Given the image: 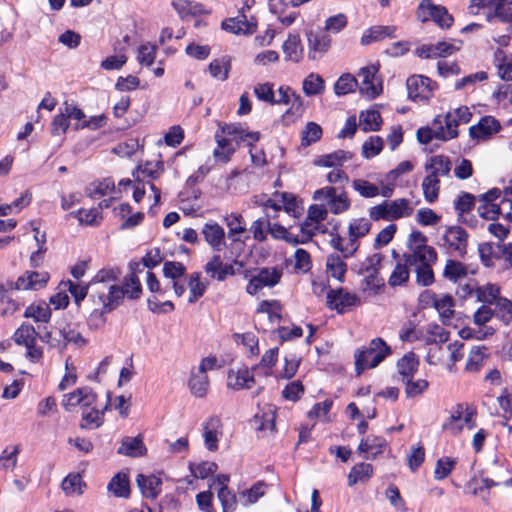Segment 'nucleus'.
<instances>
[{"instance_id": "f257e3e1", "label": "nucleus", "mask_w": 512, "mask_h": 512, "mask_svg": "<svg viewBox=\"0 0 512 512\" xmlns=\"http://www.w3.org/2000/svg\"><path fill=\"white\" fill-rule=\"evenodd\" d=\"M121 274L117 267H104L90 281L91 307L87 323L91 329L102 328L106 323V315L119 306V296L122 292L117 282Z\"/></svg>"}, {"instance_id": "f03ea898", "label": "nucleus", "mask_w": 512, "mask_h": 512, "mask_svg": "<svg viewBox=\"0 0 512 512\" xmlns=\"http://www.w3.org/2000/svg\"><path fill=\"white\" fill-rule=\"evenodd\" d=\"M258 140V132H248L236 124L223 125L215 134L217 146L213 151V156L217 162L227 163L240 144L251 146Z\"/></svg>"}, {"instance_id": "7ed1b4c3", "label": "nucleus", "mask_w": 512, "mask_h": 512, "mask_svg": "<svg viewBox=\"0 0 512 512\" xmlns=\"http://www.w3.org/2000/svg\"><path fill=\"white\" fill-rule=\"evenodd\" d=\"M452 168V163L447 156H432L425 164L427 175L424 177L421 187L424 199L432 204L437 201L440 192V177L448 176Z\"/></svg>"}, {"instance_id": "20e7f679", "label": "nucleus", "mask_w": 512, "mask_h": 512, "mask_svg": "<svg viewBox=\"0 0 512 512\" xmlns=\"http://www.w3.org/2000/svg\"><path fill=\"white\" fill-rule=\"evenodd\" d=\"M392 353L390 346L382 338H374L369 345L355 354V370L360 375L365 369L377 367Z\"/></svg>"}, {"instance_id": "39448f33", "label": "nucleus", "mask_w": 512, "mask_h": 512, "mask_svg": "<svg viewBox=\"0 0 512 512\" xmlns=\"http://www.w3.org/2000/svg\"><path fill=\"white\" fill-rule=\"evenodd\" d=\"M437 260V253L434 248H424L418 253H410L407 256V263L414 268L416 281L421 286H430L434 283V272L432 264Z\"/></svg>"}, {"instance_id": "423d86ee", "label": "nucleus", "mask_w": 512, "mask_h": 512, "mask_svg": "<svg viewBox=\"0 0 512 512\" xmlns=\"http://www.w3.org/2000/svg\"><path fill=\"white\" fill-rule=\"evenodd\" d=\"M216 367V357L209 356L203 358L197 367L191 369L188 387L193 396L204 398L207 395L210 386L207 372L216 369Z\"/></svg>"}, {"instance_id": "0eeeda50", "label": "nucleus", "mask_w": 512, "mask_h": 512, "mask_svg": "<svg viewBox=\"0 0 512 512\" xmlns=\"http://www.w3.org/2000/svg\"><path fill=\"white\" fill-rule=\"evenodd\" d=\"M475 413L464 404H457L450 411V416L442 424V430L451 435H458L464 426L473 429L476 426L474 421Z\"/></svg>"}, {"instance_id": "6e6552de", "label": "nucleus", "mask_w": 512, "mask_h": 512, "mask_svg": "<svg viewBox=\"0 0 512 512\" xmlns=\"http://www.w3.org/2000/svg\"><path fill=\"white\" fill-rule=\"evenodd\" d=\"M326 305L338 314H343L354 307L360 306L361 298L356 293H351L346 288L339 287L327 291Z\"/></svg>"}, {"instance_id": "1a4fd4ad", "label": "nucleus", "mask_w": 512, "mask_h": 512, "mask_svg": "<svg viewBox=\"0 0 512 512\" xmlns=\"http://www.w3.org/2000/svg\"><path fill=\"white\" fill-rule=\"evenodd\" d=\"M417 17L422 22L432 19L441 28H450L453 17L448 10L441 5H435L431 0H422L417 9Z\"/></svg>"}, {"instance_id": "9d476101", "label": "nucleus", "mask_w": 512, "mask_h": 512, "mask_svg": "<svg viewBox=\"0 0 512 512\" xmlns=\"http://www.w3.org/2000/svg\"><path fill=\"white\" fill-rule=\"evenodd\" d=\"M443 245L450 254L464 256L466 254L468 233L461 226H452L443 234Z\"/></svg>"}, {"instance_id": "9b49d317", "label": "nucleus", "mask_w": 512, "mask_h": 512, "mask_svg": "<svg viewBox=\"0 0 512 512\" xmlns=\"http://www.w3.org/2000/svg\"><path fill=\"white\" fill-rule=\"evenodd\" d=\"M378 69L374 65L363 67L358 72L359 92L368 99L376 98L382 91L381 83L376 79Z\"/></svg>"}, {"instance_id": "f8f14e48", "label": "nucleus", "mask_w": 512, "mask_h": 512, "mask_svg": "<svg viewBox=\"0 0 512 512\" xmlns=\"http://www.w3.org/2000/svg\"><path fill=\"white\" fill-rule=\"evenodd\" d=\"M408 97L413 101H424L432 97L434 83L426 76L413 75L406 81Z\"/></svg>"}, {"instance_id": "ddd939ff", "label": "nucleus", "mask_w": 512, "mask_h": 512, "mask_svg": "<svg viewBox=\"0 0 512 512\" xmlns=\"http://www.w3.org/2000/svg\"><path fill=\"white\" fill-rule=\"evenodd\" d=\"M131 272L127 274L120 285V291L122 292L119 296V304L122 300L127 297L131 300L139 299L142 295V286L137 273L141 272L139 263L130 264Z\"/></svg>"}, {"instance_id": "4468645a", "label": "nucleus", "mask_w": 512, "mask_h": 512, "mask_svg": "<svg viewBox=\"0 0 512 512\" xmlns=\"http://www.w3.org/2000/svg\"><path fill=\"white\" fill-rule=\"evenodd\" d=\"M97 401V395L89 387H81L71 393L63 395L62 406L66 411H72L76 407L94 405Z\"/></svg>"}, {"instance_id": "2eb2a0df", "label": "nucleus", "mask_w": 512, "mask_h": 512, "mask_svg": "<svg viewBox=\"0 0 512 512\" xmlns=\"http://www.w3.org/2000/svg\"><path fill=\"white\" fill-rule=\"evenodd\" d=\"M448 141L456 138V133L452 130L451 125L445 128L443 123H436V117L432 122V127H421L417 130V139L421 144H428L433 139Z\"/></svg>"}, {"instance_id": "dca6fc26", "label": "nucleus", "mask_w": 512, "mask_h": 512, "mask_svg": "<svg viewBox=\"0 0 512 512\" xmlns=\"http://www.w3.org/2000/svg\"><path fill=\"white\" fill-rule=\"evenodd\" d=\"M276 409L272 404L258 405V412L251 420L252 427L263 435L272 434L275 430Z\"/></svg>"}, {"instance_id": "f3484780", "label": "nucleus", "mask_w": 512, "mask_h": 512, "mask_svg": "<svg viewBox=\"0 0 512 512\" xmlns=\"http://www.w3.org/2000/svg\"><path fill=\"white\" fill-rule=\"evenodd\" d=\"M281 276V271L275 267L263 268L258 272L256 276L250 279L249 283L247 284L246 291L250 295H255L264 287L276 285L279 282Z\"/></svg>"}, {"instance_id": "a211bd4d", "label": "nucleus", "mask_w": 512, "mask_h": 512, "mask_svg": "<svg viewBox=\"0 0 512 512\" xmlns=\"http://www.w3.org/2000/svg\"><path fill=\"white\" fill-rule=\"evenodd\" d=\"M50 276L48 272L26 271L12 285L16 290H39L46 286Z\"/></svg>"}, {"instance_id": "6ab92c4d", "label": "nucleus", "mask_w": 512, "mask_h": 512, "mask_svg": "<svg viewBox=\"0 0 512 512\" xmlns=\"http://www.w3.org/2000/svg\"><path fill=\"white\" fill-rule=\"evenodd\" d=\"M206 243L216 252L226 248L225 231L216 222L204 224L201 231Z\"/></svg>"}, {"instance_id": "aec40b11", "label": "nucleus", "mask_w": 512, "mask_h": 512, "mask_svg": "<svg viewBox=\"0 0 512 512\" xmlns=\"http://www.w3.org/2000/svg\"><path fill=\"white\" fill-rule=\"evenodd\" d=\"M255 384L252 371L248 368L231 369L227 376V386L235 391L250 389Z\"/></svg>"}, {"instance_id": "412c9836", "label": "nucleus", "mask_w": 512, "mask_h": 512, "mask_svg": "<svg viewBox=\"0 0 512 512\" xmlns=\"http://www.w3.org/2000/svg\"><path fill=\"white\" fill-rule=\"evenodd\" d=\"M222 28L234 34H252L256 30V22L248 20L243 12H239L236 17L228 18L222 22Z\"/></svg>"}, {"instance_id": "4be33fe9", "label": "nucleus", "mask_w": 512, "mask_h": 512, "mask_svg": "<svg viewBox=\"0 0 512 512\" xmlns=\"http://www.w3.org/2000/svg\"><path fill=\"white\" fill-rule=\"evenodd\" d=\"M472 113L469 108L466 106H462L456 108L452 112H448L446 115H438L436 116V123H443L445 128H448V124L451 125L452 130L456 133V137L458 136L457 127L460 124H466L471 120Z\"/></svg>"}, {"instance_id": "5701e85b", "label": "nucleus", "mask_w": 512, "mask_h": 512, "mask_svg": "<svg viewBox=\"0 0 512 512\" xmlns=\"http://www.w3.org/2000/svg\"><path fill=\"white\" fill-rule=\"evenodd\" d=\"M221 428V420L218 417H210L203 424L204 444L209 451H216L218 449L219 437L222 435Z\"/></svg>"}, {"instance_id": "b1692460", "label": "nucleus", "mask_w": 512, "mask_h": 512, "mask_svg": "<svg viewBox=\"0 0 512 512\" xmlns=\"http://www.w3.org/2000/svg\"><path fill=\"white\" fill-rule=\"evenodd\" d=\"M501 126L493 116H484L480 121L469 128V134L473 139H486L500 130Z\"/></svg>"}, {"instance_id": "393cba45", "label": "nucleus", "mask_w": 512, "mask_h": 512, "mask_svg": "<svg viewBox=\"0 0 512 512\" xmlns=\"http://www.w3.org/2000/svg\"><path fill=\"white\" fill-rule=\"evenodd\" d=\"M330 240L329 245L339 252L343 258H351L355 255L359 248V244H354L350 238L348 239L342 237L337 232V227L334 226L333 229L329 232Z\"/></svg>"}, {"instance_id": "a878e982", "label": "nucleus", "mask_w": 512, "mask_h": 512, "mask_svg": "<svg viewBox=\"0 0 512 512\" xmlns=\"http://www.w3.org/2000/svg\"><path fill=\"white\" fill-rule=\"evenodd\" d=\"M16 290L12 281L0 282V316L13 315L19 309V304L10 296V292Z\"/></svg>"}, {"instance_id": "bb28decb", "label": "nucleus", "mask_w": 512, "mask_h": 512, "mask_svg": "<svg viewBox=\"0 0 512 512\" xmlns=\"http://www.w3.org/2000/svg\"><path fill=\"white\" fill-rule=\"evenodd\" d=\"M136 483L145 498L155 499L161 492L162 481L155 475L138 474Z\"/></svg>"}, {"instance_id": "cd10ccee", "label": "nucleus", "mask_w": 512, "mask_h": 512, "mask_svg": "<svg viewBox=\"0 0 512 512\" xmlns=\"http://www.w3.org/2000/svg\"><path fill=\"white\" fill-rule=\"evenodd\" d=\"M386 445V440L381 436H367L361 440L358 446V451L360 453H365L366 455L364 458L366 459L375 458L383 453Z\"/></svg>"}, {"instance_id": "c85d7f7f", "label": "nucleus", "mask_w": 512, "mask_h": 512, "mask_svg": "<svg viewBox=\"0 0 512 512\" xmlns=\"http://www.w3.org/2000/svg\"><path fill=\"white\" fill-rule=\"evenodd\" d=\"M308 57L311 60L320 59L330 48L331 38L328 35L311 34L308 39Z\"/></svg>"}, {"instance_id": "c756f323", "label": "nucleus", "mask_w": 512, "mask_h": 512, "mask_svg": "<svg viewBox=\"0 0 512 512\" xmlns=\"http://www.w3.org/2000/svg\"><path fill=\"white\" fill-rule=\"evenodd\" d=\"M395 31V26H373L363 33L361 44L369 45L373 42L384 40L385 38H395Z\"/></svg>"}, {"instance_id": "7c9ffc66", "label": "nucleus", "mask_w": 512, "mask_h": 512, "mask_svg": "<svg viewBox=\"0 0 512 512\" xmlns=\"http://www.w3.org/2000/svg\"><path fill=\"white\" fill-rule=\"evenodd\" d=\"M205 272L213 279L224 281L229 274H233L231 265L224 264L219 255H214L205 265Z\"/></svg>"}, {"instance_id": "2f4dec72", "label": "nucleus", "mask_w": 512, "mask_h": 512, "mask_svg": "<svg viewBox=\"0 0 512 512\" xmlns=\"http://www.w3.org/2000/svg\"><path fill=\"white\" fill-rule=\"evenodd\" d=\"M117 452L121 455H126L129 457H140L145 455L146 447L143 443L142 436L138 435L136 437L124 438Z\"/></svg>"}, {"instance_id": "473e14b6", "label": "nucleus", "mask_w": 512, "mask_h": 512, "mask_svg": "<svg viewBox=\"0 0 512 512\" xmlns=\"http://www.w3.org/2000/svg\"><path fill=\"white\" fill-rule=\"evenodd\" d=\"M86 488L80 473H69L61 483V489L66 496H81Z\"/></svg>"}, {"instance_id": "72a5a7b5", "label": "nucleus", "mask_w": 512, "mask_h": 512, "mask_svg": "<svg viewBox=\"0 0 512 512\" xmlns=\"http://www.w3.org/2000/svg\"><path fill=\"white\" fill-rule=\"evenodd\" d=\"M468 276V268L467 266L457 260L448 259L446 261L443 277L453 283H461L463 280L467 279Z\"/></svg>"}, {"instance_id": "f704fd0d", "label": "nucleus", "mask_w": 512, "mask_h": 512, "mask_svg": "<svg viewBox=\"0 0 512 512\" xmlns=\"http://www.w3.org/2000/svg\"><path fill=\"white\" fill-rule=\"evenodd\" d=\"M419 361L415 353L408 352L397 361L396 368L398 374L401 376L402 382L406 379L413 378L418 370Z\"/></svg>"}, {"instance_id": "c9c22d12", "label": "nucleus", "mask_w": 512, "mask_h": 512, "mask_svg": "<svg viewBox=\"0 0 512 512\" xmlns=\"http://www.w3.org/2000/svg\"><path fill=\"white\" fill-rule=\"evenodd\" d=\"M344 259L343 256L336 253L328 255L326 259V272L339 282H344L347 272V264Z\"/></svg>"}, {"instance_id": "e433bc0d", "label": "nucleus", "mask_w": 512, "mask_h": 512, "mask_svg": "<svg viewBox=\"0 0 512 512\" xmlns=\"http://www.w3.org/2000/svg\"><path fill=\"white\" fill-rule=\"evenodd\" d=\"M107 490L117 498H128L130 483L127 474L119 472L114 475L107 485Z\"/></svg>"}, {"instance_id": "4c0bfd02", "label": "nucleus", "mask_w": 512, "mask_h": 512, "mask_svg": "<svg viewBox=\"0 0 512 512\" xmlns=\"http://www.w3.org/2000/svg\"><path fill=\"white\" fill-rule=\"evenodd\" d=\"M373 475V466L369 463H358L354 465L347 477V484L353 487L358 483H366Z\"/></svg>"}, {"instance_id": "58836bf2", "label": "nucleus", "mask_w": 512, "mask_h": 512, "mask_svg": "<svg viewBox=\"0 0 512 512\" xmlns=\"http://www.w3.org/2000/svg\"><path fill=\"white\" fill-rule=\"evenodd\" d=\"M255 202L265 207L267 217L275 218L280 211L288 213V199L285 192L281 195L275 194L273 198H268L265 202H260L256 197Z\"/></svg>"}, {"instance_id": "ea45409f", "label": "nucleus", "mask_w": 512, "mask_h": 512, "mask_svg": "<svg viewBox=\"0 0 512 512\" xmlns=\"http://www.w3.org/2000/svg\"><path fill=\"white\" fill-rule=\"evenodd\" d=\"M493 63L501 79L512 81V56H508L502 49H497L494 52Z\"/></svg>"}, {"instance_id": "a19ab883", "label": "nucleus", "mask_w": 512, "mask_h": 512, "mask_svg": "<svg viewBox=\"0 0 512 512\" xmlns=\"http://www.w3.org/2000/svg\"><path fill=\"white\" fill-rule=\"evenodd\" d=\"M353 154L345 150H337L333 153L323 155L315 161V165L323 167H339L351 160Z\"/></svg>"}, {"instance_id": "79ce46f5", "label": "nucleus", "mask_w": 512, "mask_h": 512, "mask_svg": "<svg viewBox=\"0 0 512 512\" xmlns=\"http://www.w3.org/2000/svg\"><path fill=\"white\" fill-rule=\"evenodd\" d=\"M391 219L397 220L409 217L413 213L411 202L406 198H399L392 201H387Z\"/></svg>"}, {"instance_id": "37998d69", "label": "nucleus", "mask_w": 512, "mask_h": 512, "mask_svg": "<svg viewBox=\"0 0 512 512\" xmlns=\"http://www.w3.org/2000/svg\"><path fill=\"white\" fill-rule=\"evenodd\" d=\"M266 484L258 482L239 493V501L243 506H249L258 502L266 493Z\"/></svg>"}, {"instance_id": "c03bdc74", "label": "nucleus", "mask_w": 512, "mask_h": 512, "mask_svg": "<svg viewBox=\"0 0 512 512\" xmlns=\"http://www.w3.org/2000/svg\"><path fill=\"white\" fill-rule=\"evenodd\" d=\"M228 227V238L232 242L241 241V235L246 231L243 218L239 214H230L225 218Z\"/></svg>"}, {"instance_id": "a18cd8bd", "label": "nucleus", "mask_w": 512, "mask_h": 512, "mask_svg": "<svg viewBox=\"0 0 512 512\" xmlns=\"http://www.w3.org/2000/svg\"><path fill=\"white\" fill-rule=\"evenodd\" d=\"M172 6L181 18H186L190 15L195 16L206 13V10L200 3H196L190 0H173Z\"/></svg>"}, {"instance_id": "49530a36", "label": "nucleus", "mask_w": 512, "mask_h": 512, "mask_svg": "<svg viewBox=\"0 0 512 512\" xmlns=\"http://www.w3.org/2000/svg\"><path fill=\"white\" fill-rule=\"evenodd\" d=\"M407 256L408 254H405L403 256V262H398L394 270L392 271L388 279V284L390 286H401L408 281L410 274L409 268L411 267V265L407 263Z\"/></svg>"}, {"instance_id": "de8ad7c7", "label": "nucleus", "mask_w": 512, "mask_h": 512, "mask_svg": "<svg viewBox=\"0 0 512 512\" xmlns=\"http://www.w3.org/2000/svg\"><path fill=\"white\" fill-rule=\"evenodd\" d=\"M371 229V223L366 218L354 219L348 226V237L354 244H359L358 240L366 236Z\"/></svg>"}, {"instance_id": "09e8293b", "label": "nucleus", "mask_w": 512, "mask_h": 512, "mask_svg": "<svg viewBox=\"0 0 512 512\" xmlns=\"http://www.w3.org/2000/svg\"><path fill=\"white\" fill-rule=\"evenodd\" d=\"M83 427L98 428L103 423V411L94 405L84 406L82 409Z\"/></svg>"}, {"instance_id": "8fccbe9b", "label": "nucleus", "mask_w": 512, "mask_h": 512, "mask_svg": "<svg viewBox=\"0 0 512 512\" xmlns=\"http://www.w3.org/2000/svg\"><path fill=\"white\" fill-rule=\"evenodd\" d=\"M42 341L49 344L52 348L62 350L66 347V329L63 327H53L42 337Z\"/></svg>"}, {"instance_id": "3c124183", "label": "nucleus", "mask_w": 512, "mask_h": 512, "mask_svg": "<svg viewBox=\"0 0 512 512\" xmlns=\"http://www.w3.org/2000/svg\"><path fill=\"white\" fill-rule=\"evenodd\" d=\"M293 270L296 274H307L312 268V259L305 249L297 248L293 255Z\"/></svg>"}, {"instance_id": "603ef678", "label": "nucleus", "mask_w": 512, "mask_h": 512, "mask_svg": "<svg viewBox=\"0 0 512 512\" xmlns=\"http://www.w3.org/2000/svg\"><path fill=\"white\" fill-rule=\"evenodd\" d=\"M162 173V165L160 162H146L138 166L136 172L133 174L136 181H143L145 178L156 179Z\"/></svg>"}, {"instance_id": "864d4df0", "label": "nucleus", "mask_w": 512, "mask_h": 512, "mask_svg": "<svg viewBox=\"0 0 512 512\" xmlns=\"http://www.w3.org/2000/svg\"><path fill=\"white\" fill-rule=\"evenodd\" d=\"M24 316L26 318H32L36 322H47L51 317V311L49 306L44 302L31 304L26 308Z\"/></svg>"}, {"instance_id": "5fc2aeb1", "label": "nucleus", "mask_w": 512, "mask_h": 512, "mask_svg": "<svg viewBox=\"0 0 512 512\" xmlns=\"http://www.w3.org/2000/svg\"><path fill=\"white\" fill-rule=\"evenodd\" d=\"M189 288V303H195L199 298H201L207 288V284L201 281L199 273H193L189 277L188 281Z\"/></svg>"}, {"instance_id": "6e6d98bb", "label": "nucleus", "mask_w": 512, "mask_h": 512, "mask_svg": "<svg viewBox=\"0 0 512 512\" xmlns=\"http://www.w3.org/2000/svg\"><path fill=\"white\" fill-rule=\"evenodd\" d=\"M298 229H299L298 233H290V244H293V245L305 244V243L310 242L312 240V238L314 237L313 224L310 223L306 218L299 225Z\"/></svg>"}, {"instance_id": "4d7b16f0", "label": "nucleus", "mask_w": 512, "mask_h": 512, "mask_svg": "<svg viewBox=\"0 0 512 512\" xmlns=\"http://www.w3.org/2000/svg\"><path fill=\"white\" fill-rule=\"evenodd\" d=\"M381 122V115L376 110H368L360 114V126L365 132L379 130Z\"/></svg>"}, {"instance_id": "13d9d810", "label": "nucleus", "mask_w": 512, "mask_h": 512, "mask_svg": "<svg viewBox=\"0 0 512 512\" xmlns=\"http://www.w3.org/2000/svg\"><path fill=\"white\" fill-rule=\"evenodd\" d=\"M114 189V182L111 179L106 178L102 181H97L90 184V186L86 189V193L91 198H98L112 193Z\"/></svg>"}, {"instance_id": "bf43d9fd", "label": "nucleus", "mask_w": 512, "mask_h": 512, "mask_svg": "<svg viewBox=\"0 0 512 512\" xmlns=\"http://www.w3.org/2000/svg\"><path fill=\"white\" fill-rule=\"evenodd\" d=\"M358 86V80L350 73L341 75L334 85L336 95H346Z\"/></svg>"}, {"instance_id": "052dcab7", "label": "nucleus", "mask_w": 512, "mask_h": 512, "mask_svg": "<svg viewBox=\"0 0 512 512\" xmlns=\"http://www.w3.org/2000/svg\"><path fill=\"white\" fill-rule=\"evenodd\" d=\"M37 333L32 325L22 324L14 333V341L18 345H30L35 343Z\"/></svg>"}, {"instance_id": "680f3d73", "label": "nucleus", "mask_w": 512, "mask_h": 512, "mask_svg": "<svg viewBox=\"0 0 512 512\" xmlns=\"http://www.w3.org/2000/svg\"><path fill=\"white\" fill-rule=\"evenodd\" d=\"M324 90V80L318 75L311 73L303 81V91L306 95H317Z\"/></svg>"}, {"instance_id": "e2e57ef3", "label": "nucleus", "mask_w": 512, "mask_h": 512, "mask_svg": "<svg viewBox=\"0 0 512 512\" xmlns=\"http://www.w3.org/2000/svg\"><path fill=\"white\" fill-rule=\"evenodd\" d=\"M230 67L229 60L225 58L215 59L209 64V71L212 77L224 81L228 78Z\"/></svg>"}, {"instance_id": "0e129e2a", "label": "nucleus", "mask_w": 512, "mask_h": 512, "mask_svg": "<svg viewBox=\"0 0 512 512\" xmlns=\"http://www.w3.org/2000/svg\"><path fill=\"white\" fill-rule=\"evenodd\" d=\"M322 136V128L315 122H308L302 131L301 145L307 147L317 142Z\"/></svg>"}, {"instance_id": "69168bd1", "label": "nucleus", "mask_w": 512, "mask_h": 512, "mask_svg": "<svg viewBox=\"0 0 512 512\" xmlns=\"http://www.w3.org/2000/svg\"><path fill=\"white\" fill-rule=\"evenodd\" d=\"M351 202L346 192L336 194L327 204L328 212L338 215L342 214L350 208Z\"/></svg>"}, {"instance_id": "338daca9", "label": "nucleus", "mask_w": 512, "mask_h": 512, "mask_svg": "<svg viewBox=\"0 0 512 512\" xmlns=\"http://www.w3.org/2000/svg\"><path fill=\"white\" fill-rule=\"evenodd\" d=\"M19 447L17 445L6 447L0 455V468L13 470L17 464Z\"/></svg>"}, {"instance_id": "774afa93", "label": "nucleus", "mask_w": 512, "mask_h": 512, "mask_svg": "<svg viewBox=\"0 0 512 512\" xmlns=\"http://www.w3.org/2000/svg\"><path fill=\"white\" fill-rule=\"evenodd\" d=\"M477 298L480 302L494 304L500 295V288L495 284H486L476 289Z\"/></svg>"}]
</instances>
